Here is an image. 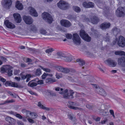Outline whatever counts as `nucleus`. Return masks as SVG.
Returning <instances> with one entry per match:
<instances>
[{
    "instance_id": "7",
    "label": "nucleus",
    "mask_w": 125,
    "mask_h": 125,
    "mask_svg": "<svg viewBox=\"0 0 125 125\" xmlns=\"http://www.w3.org/2000/svg\"><path fill=\"white\" fill-rule=\"evenodd\" d=\"M125 7H119L116 11V15L119 17L124 16L125 15Z\"/></svg>"
},
{
    "instance_id": "9",
    "label": "nucleus",
    "mask_w": 125,
    "mask_h": 125,
    "mask_svg": "<svg viewBox=\"0 0 125 125\" xmlns=\"http://www.w3.org/2000/svg\"><path fill=\"white\" fill-rule=\"evenodd\" d=\"M5 85L6 86H9L17 88H23V86L20 84H18V83L14 82L9 81H6L5 83Z\"/></svg>"
},
{
    "instance_id": "1",
    "label": "nucleus",
    "mask_w": 125,
    "mask_h": 125,
    "mask_svg": "<svg viewBox=\"0 0 125 125\" xmlns=\"http://www.w3.org/2000/svg\"><path fill=\"white\" fill-rule=\"evenodd\" d=\"M117 42V44L119 46L123 47L125 46V39L122 36H120L118 40L116 39L114 41L113 43L115 44Z\"/></svg>"
},
{
    "instance_id": "35",
    "label": "nucleus",
    "mask_w": 125,
    "mask_h": 125,
    "mask_svg": "<svg viewBox=\"0 0 125 125\" xmlns=\"http://www.w3.org/2000/svg\"><path fill=\"white\" fill-rule=\"evenodd\" d=\"M73 10L77 12H79L81 11V9L80 8L75 6L73 7Z\"/></svg>"
},
{
    "instance_id": "39",
    "label": "nucleus",
    "mask_w": 125,
    "mask_h": 125,
    "mask_svg": "<svg viewBox=\"0 0 125 125\" xmlns=\"http://www.w3.org/2000/svg\"><path fill=\"white\" fill-rule=\"evenodd\" d=\"M78 103L80 104L85 102L86 101L83 98H81L78 100Z\"/></svg>"
},
{
    "instance_id": "56",
    "label": "nucleus",
    "mask_w": 125,
    "mask_h": 125,
    "mask_svg": "<svg viewBox=\"0 0 125 125\" xmlns=\"http://www.w3.org/2000/svg\"><path fill=\"white\" fill-rule=\"evenodd\" d=\"M86 107L88 109H91L93 107V106L92 105L87 104L86 105Z\"/></svg>"
},
{
    "instance_id": "24",
    "label": "nucleus",
    "mask_w": 125,
    "mask_h": 125,
    "mask_svg": "<svg viewBox=\"0 0 125 125\" xmlns=\"http://www.w3.org/2000/svg\"><path fill=\"white\" fill-rule=\"evenodd\" d=\"M12 67L10 65H7L1 68V71L2 72H7L10 69H12Z\"/></svg>"
},
{
    "instance_id": "28",
    "label": "nucleus",
    "mask_w": 125,
    "mask_h": 125,
    "mask_svg": "<svg viewBox=\"0 0 125 125\" xmlns=\"http://www.w3.org/2000/svg\"><path fill=\"white\" fill-rule=\"evenodd\" d=\"M112 31L114 34L116 36L119 33L120 30L119 29L115 27L113 29Z\"/></svg>"
},
{
    "instance_id": "4",
    "label": "nucleus",
    "mask_w": 125,
    "mask_h": 125,
    "mask_svg": "<svg viewBox=\"0 0 125 125\" xmlns=\"http://www.w3.org/2000/svg\"><path fill=\"white\" fill-rule=\"evenodd\" d=\"M58 7L60 9L62 10H66L69 7V4L68 3L63 0H60L57 3Z\"/></svg>"
},
{
    "instance_id": "26",
    "label": "nucleus",
    "mask_w": 125,
    "mask_h": 125,
    "mask_svg": "<svg viewBox=\"0 0 125 125\" xmlns=\"http://www.w3.org/2000/svg\"><path fill=\"white\" fill-rule=\"evenodd\" d=\"M91 21L93 24H96L99 21V20L97 17L94 16L91 18Z\"/></svg>"
},
{
    "instance_id": "8",
    "label": "nucleus",
    "mask_w": 125,
    "mask_h": 125,
    "mask_svg": "<svg viewBox=\"0 0 125 125\" xmlns=\"http://www.w3.org/2000/svg\"><path fill=\"white\" fill-rule=\"evenodd\" d=\"M56 69L58 71L65 74L70 72L71 69L70 68H64L61 66H57L56 67Z\"/></svg>"
},
{
    "instance_id": "60",
    "label": "nucleus",
    "mask_w": 125,
    "mask_h": 125,
    "mask_svg": "<svg viewBox=\"0 0 125 125\" xmlns=\"http://www.w3.org/2000/svg\"><path fill=\"white\" fill-rule=\"evenodd\" d=\"M31 112H30L29 111L27 110L26 112V113H25L26 114V116L28 117H29L28 114H29L31 115Z\"/></svg>"
},
{
    "instance_id": "5",
    "label": "nucleus",
    "mask_w": 125,
    "mask_h": 125,
    "mask_svg": "<svg viewBox=\"0 0 125 125\" xmlns=\"http://www.w3.org/2000/svg\"><path fill=\"white\" fill-rule=\"evenodd\" d=\"M42 16L43 19L49 23H51L53 21V19L52 17L48 12H44L42 13Z\"/></svg>"
},
{
    "instance_id": "6",
    "label": "nucleus",
    "mask_w": 125,
    "mask_h": 125,
    "mask_svg": "<svg viewBox=\"0 0 125 125\" xmlns=\"http://www.w3.org/2000/svg\"><path fill=\"white\" fill-rule=\"evenodd\" d=\"M80 35L84 40L88 42H89L91 40V38L83 30H81L80 32Z\"/></svg>"
},
{
    "instance_id": "36",
    "label": "nucleus",
    "mask_w": 125,
    "mask_h": 125,
    "mask_svg": "<svg viewBox=\"0 0 125 125\" xmlns=\"http://www.w3.org/2000/svg\"><path fill=\"white\" fill-rule=\"evenodd\" d=\"M67 79L68 80L72 82H74L75 81V77L73 75L71 76H68L67 77Z\"/></svg>"
},
{
    "instance_id": "57",
    "label": "nucleus",
    "mask_w": 125,
    "mask_h": 125,
    "mask_svg": "<svg viewBox=\"0 0 125 125\" xmlns=\"http://www.w3.org/2000/svg\"><path fill=\"white\" fill-rule=\"evenodd\" d=\"M49 93H50V94L52 96H56V94L52 91H51L49 92Z\"/></svg>"
},
{
    "instance_id": "27",
    "label": "nucleus",
    "mask_w": 125,
    "mask_h": 125,
    "mask_svg": "<svg viewBox=\"0 0 125 125\" xmlns=\"http://www.w3.org/2000/svg\"><path fill=\"white\" fill-rule=\"evenodd\" d=\"M16 7L18 10H21L23 8V5L22 4L20 3V1L17 0L16 3Z\"/></svg>"
},
{
    "instance_id": "29",
    "label": "nucleus",
    "mask_w": 125,
    "mask_h": 125,
    "mask_svg": "<svg viewBox=\"0 0 125 125\" xmlns=\"http://www.w3.org/2000/svg\"><path fill=\"white\" fill-rule=\"evenodd\" d=\"M37 85V83L33 82V80L30 81L28 84V85L29 86L32 87L36 86Z\"/></svg>"
},
{
    "instance_id": "37",
    "label": "nucleus",
    "mask_w": 125,
    "mask_h": 125,
    "mask_svg": "<svg viewBox=\"0 0 125 125\" xmlns=\"http://www.w3.org/2000/svg\"><path fill=\"white\" fill-rule=\"evenodd\" d=\"M68 116V118L73 121H74L76 120L75 118L73 115L69 114Z\"/></svg>"
},
{
    "instance_id": "18",
    "label": "nucleus",
    "mask_w": 125,
    "mask_h": 125,
    "mask_svg": "<svg viewBox=\"0 0 125 125\" xmlns=\"http://www.w3.org/2000/svg\"><path fill=\"white\" fill-rule=\"evenodd\" d=\"M83 5L84 7L87 8H93L94 6V3L91 2H84L83 3Z\"/></svg>"
},
{
    "instance_id": "32",
    "label": "nucleus",
    "mask_w": 125,
    "mask_h": 125,
    "mask_svg": "<svg viewBox=\"0 0 125 125\" xmlns=\"http://www.w3.org/2000/svg\"><path fill=\"white\" fill-rule=\"evenodd\" d=\"M76 61L79 63L80 65L82 66L83 65L85 64L84 61L82 59H78L76 60Z\"/></svg>"
},
{
    "instance_id": "40",
    "label": "nucleus",
    "mask_w": 125,
    "mask_h": 125,
    "mask_svg": "<svg viewBox=\"0 0 125 125\" xmlns=\"http://www.w3.org/2000/svg\"><path fill=\"white\" fill-rule=\"evenodd\" d=\"M30 77L31 75L29 74H27L26 75H22L21 76V78L22 79L24 80L28 77Z\"/></svg>"
},
{
    "instance_id": "59",
    "label": "nucleus",
    "mask_w": 125,
    "mask_h": 125,
    "mask_svg": "<svg viewBox=\"0 0 125 125\" xmlns=\"http://www.w3.org/2000/svg\"><path fill=\"white\" fill-rule=\"evenodd\" d=\"M37 84H43V81L42 80H38L37 82Z\"/></svg>"
},
{
    "instance_id": "62",
    "label": "nucleus",
    "mask_w": 125,
    "mask_h": 125,
    "mask_svg": "<svg viewBox=\"0 0 125 125\" xmlns=\"http://www.w3.org/2000/svg\"><path fill=\"white\" fill-rule=\"evenodd\" d=\"M0 80L2 82H4L6 81V80L0 76Z\"/></svg>"
},
{
    "instance_id": "10",
    "label": "nucleus",
    "mask_w": 125,
    "mask_h": 125,
    "mask_svg": "<svg viewBox=\"0 0 125 125\" xmlns=\"http://www.w3.org/2000/svg\"><path fill=\"white\" fill-rule=\"evenodd\" d=\"M73 42L76 44L79 45L81 43L80 38L77 33L73 34Z\"/></svg>"
},
{
    "instance_id": "31",
    "label": "nucleus",
    "mask_w": 125,
    "mask_h": 125,
    "mask_svg": "<svg viewBox=\"0 0 125 125\" xmlns=\"http://www.w3.org/2000/svg\"><path fill=\"white\" fill-rule=\"evenodd\" d=\"M38 106L40 107L41 108L44 110H46L47 111H49L50 110V108H49L46 107L44 106L43 105H42L41 102H38Z\"/></svg>"
},
{
    "instance_id": "50",
    "label": "nucleus",
    "mask_w": 125,
    "mask_h": 125,
    "mask_svg": "<svg viewBox=\"0 0 125 125\" xmlns=\"http://www.w3.org/2000/svg\"><path fill=\"white\" fill-rule=\"evenodd\" d=\"M109 112L111 115L113 116L114 118H115V116L113 110H109Z\"/></svg>"
},
{
    "instance_id": "16",
    "label": "nucleus",
    "mask_w": 125,
    "mask_h": 125,
    "mask_svg": "<svg viewBox=\"0 0 125 125\" xmlns=\"http://www.w3.org/2000/svg\"><path fill=\"white\" fill-rule=\"evenodd\" d=\"M30 13L32 16L35 17H37L38 14L34 9L32 7H29L28 9Z\"/></svg>"
},
{
    "instance_id": "52",
    "label": "nucleus",
    "mask_w": 125,
    "mask_h": 125,
    "mask_svg": "<svg viewBox=\"0 0 125 125\" xmlns=\"http://www.w3.org/2000/svg\"><path fill=\"white\" fill-rule=\"evenodd\" d=\"M48 75V74L44 73L42 76V79H44L47 77Z\"/></svg>"
},
{
    "instance_id": "41",
    "label": "nucleus",
    "mask_w": 125,
    "mask_h": 125,
    "mask_svg": "<svg viewBox=\"0 0 125 125\" xmlns=\"http://www.w3.org/2000/svg\"><path fill=\"white\" fill-rule=\"evenodd\" d=\"M36 75H39L41 73V72L40 69H37L36 72Z\"/></svg>"
},
{
    "instance_id": "43",
    "label": "nucleus",
    "mask_w": 125,
    "mask_h": 125,
    "mask_svg": "<svg viewBox=\"0 0 125 125\" xmlns=\"http://www.w3.org/2000/svg\"><path fill=\"white\" fill-rule=\"evenodd\" d=\"M31 116L32 118L33 119H35L37 118L38 115H37L35 113H31Z\"/></svg>"
},
{
    "instance_id": "19",
    "label": "nucleus",
    "mask_w": 125,
    "mask_h": 125,
    "mask_svg": "<svg viewBox=\"0 0 125 125\" xmlns=\"http://www.w3.org/2000/svg\"><path fill=\"white\" fill-rule=\"evenodd\" d=\"M13 16L14 18L15 21L17 23H20L21 21V18L20 15L17 13L14 14Z\"/></svg>"
},
{
    "instance_id": "12",
    "label": "nucleus",
    "mask_w": 125,
    "mask_h": 125,
    "mask_svg": "<svg viewBox=\"0 0 125 125\" xmlns=\"http://www.w3.org/2000/svg\"><path fill=\"white\" fill-rule=\"evenodd\" d=\"M117 62L118 64L122 67H125V57L122 56L119 57Z\"/></svg>"
},
{
    "instance_id": "3",
    "label": "nucleus",
    "mask_w": 125,
    "mask_h": 125,
    "mask_svg": "<svg viewBox=\"0 0 125 125\" xmlns=\"http://www.w3.org/2000/svg\"><path fill=\"white\" fill-rule=\"evenodd\" d=\"M57 55L59 56V58H60L61 59L63 60L66 62H70L72 59L71 57L70 56H67L64 54L62 52H58L57 53Z\"/></svg>"
},
{
    "instance_id": "58",
    "label": "nucleus",
    "mask_w": 125,
    "mask_h": 125,
    "mask_svg": "<svg viewBox=\"0 0 125 125\" xmlns=\"http://www.w3.org/2000/svg\"><path fill=\"white\" fill-rule=\"evenodd\" d=\"M8 93L10 95H11L12 96H13V97H14L15 98H16V95H13L11 92H9V91L8 92Z\"/></svg>"
},
{
    "instance_id": "47",
    "label": "nucleus",
    "mask_w": 125,
    "mask_h": 125,
    "mask_svg": "<svg viewBox=\"0 0 125 125\" xmlns=\"http://www.w3.org/2000/svg\"><path fill=\"white\" fill-rule=\"evenodd\" d=\"M53 51V49L52 48H49L47 49L45 51L46 53H50L52 52Z\"/></svg>"
},
{
    "instance_id": "15",
    "label": "nucleus",
    "mask_w": 125,
    "mask_h": 125,
    "mask_svg": "<svg viewBox=\"0 0 125 125\" xmlns=\"http://www.w3.org/2000/svg\"><path fill=\"white\" fill-rule=\"evenodd\" d=\"M23 19L25 23L27 24H31L33 22V20L32 18L30 16H24L23 17Z\"/></svg>"
},
{
    "instance_id": "25",
    "label": "nucleus",
    "mask_w": 125,
    "mask_h": 125,
    "mask_svg": "<svg viewBox=\"0 0 125 125\" xmlns=\"http://www.w3.org/2000/svg\"><path fill=\"white\" fill-rule=\"evenodd\" d=\"M110 25V23H104L101 24L100 26V28L103 30H105L109 28Z\"/></svg>"
},
{
    "instance_id": "46",
    "label": "nucleus",
    "mask_w": 125,
    "mask_h": 125,
    "mask_svg": "<svg viewBox=\"0 0 125 125\" xmlns=\"http://www.w3.org/2000/svg\"><path fill=\"white\" fill-rule=\"evenodd\" d=\"M86 117V116L84 115H81L80 117L81 119L82 120H83L84 122L85 121Z\"/></svg>"
},
{
    "instance_id": "14",
    "label": "nucleus",
    "mask_w": 125,
    "mask_h": 125,
    "mask_svg": "<svg viewBox=\"0 0 125 125\" xmlns=\"http://www.w3.org/2000/svg\"><path fill=\"white\" fill-rule=\"evenodd\" d=\"M61 25L65 27H68L71 25L70 22L66 20H62L60 21Z\"/></svg>"
},
{
    "instance_id": "11",
    "label": "nucleus",
    "mask_w": 125,
    "mask_h": 125,
    "mask_svg": "<svg viewBox=\"0 0 125 125\" xmlns=\"http://www.w3.org/2000/svg\"><path fill=\"white\" fill-rule=\"evenodd\" d=\"M104 62L106 65L112 67H115L117 63L113 60L109 58L106 60Z\"/></svg>"
},
{
    "instance_id": "33",
    "label": "nucleus",
    "mask_w": 125,
    "mask_h": 125,
    "mask_svg": "<svg viewBox=\"0 0 125 125\" xmlns=\"http://www.w3.org/2000/svg\"><path fill=\"white\" fill-rule=\"evenodd\" d=\"M56 80L52 78H47L46 80V83H51L56 82Z\"/></svg>"
},
{
    "instance_id": "2",
    "label": "nucleus",
    "mask_w": 125,
    "mask_h": 125,
    "mask_svg": "<svg viewBox=\"0 0 125 125\" xmlns=\"http://www.w3.org/2000/svg\"><path fill=\"white\" fill-rule=\"evenodd\" d=\"M68 91V90L66 89L64 91L59 92V93L60 94H63V97L65 98L69 99L70 98H73V95L74 93V92L73 91L71 90L68 93H67Z\"/></svg>"
},
{
    "instance_id": "42",
    "label": "nucleus",
    "mask_w": 125,
    "mask_h": 125,
    "mask_svg": "<svg viewBox=\"0 0 125 125\" xmlns=\"http://www.w3.org/2000/svg\"><path fill=\"white\" fill-rule=\"evenodd\" d=\"M68 107L69 108L72 109H73L76 110L77 109H79L80 108L77 107H75L71 105H70L68 106Z\"/></svg>"
},
{
    "instance_id": "44",
    "label": "nucleus",
    "mask_w": 125,
    "mask_h": 125,
    "mask_svg": "<svg viewBox=\"0 0 125 125\" xmlns=\"http://www.w3.org/2000/svg\"><path fill=\"white\" fill-rule=\"evenodd\" d=\"M104 12L103 13V14L105 16H106L107 14L108 13L109 10H107L106 8H104Z\"/></svg>"
},
{
    "instance_id": "53",
    "label": "nucleus",
    "mask_w": 125,
    "mask_h": 125,
    "mask_svg": "<svg viewBox=\"0 0 125 125\" xmlns=\"http://www.w3.org/2000/svg\"><path fill=\"white\" fill-rule=\"evenodd\" d=\"M15 116L17 117H18L20 119H22V116H21L20 114H19L16 113Z\"/></svg>"
},
{
    "instance_id": "54",
    "label": "nucleus",
    "mask_w": 125,
    "mask_h": 125,
    "mask_svg": "<svg viewBox=\"0 0 125 125\" xmlns=\"http://www.w3.org/2000/svg\"><path fill=\"white\" fill-rule=\"evenodd\" d=\"M20 73L19 70H15L14 72V75H16Z\"/></svg>"
},
{
    "instance_id": "21",
    "label": "nucleus",
    "mask_w": 125,
    "mask_h": 125,
    "mask_svg": "<svg viewBox=\"0 0 125 125\" xmlns=\"http://www.w3.org/2000/svg\"><path fill=\"white\" fill-rule=\"evenodd\" d=\"M97 91L96 92L101 96L104 97H105L107 95V93L105 90L102 88H100L98 90H97Z\"/></svg>"
},
{
    "instance_id": "34",
    "label": "nucleus",
    "mask_w": 125,
    "mask_h": 125,
    "mask_svg": "<svg viewBox=\"0 0 125 125\" xmlns=\"http://www.w3.org/2000/svg\"><path fill=\"white\" fill-rule=\"evenodd\" d=\"M15 102V101L13 99L11 100H7L5 101L3 103L0 104V105H3L8 103H11Z\"/></svg>"
},
{
    "instance_id": "61",
    "label": "nucleus",
    "mask_w": 125,
    "mask_h": 125,
    "mask_svg": "<svg viewBox=\"0 0 125 125\" xmlns=\"http://www.w3.org/2000/svg\"><path fill=\"white\" fill-rule=\"evenodd\" d=\"M29 92L31 94H32V95H34L36 96L37 95V94L36 93L34 92H32V91H29Z\"/></svg>"
},
{
    "instance_id": "30",
    "label": "nucleus",
    "mask_w": 125,
    "mask_h": 125,
    "mask_svg": "<svg viewBox=\"0 0 125 125\" xmlns=\"http://www.w3.org/2000/svg\"><path fill=\"white\" fill-rule=\"evenodd\" d=\"M115 54L116 55L124 56H125V52L123 51H115Z\"/></svg>"
},
{
    "instance_id": "23",
    "label": "nucleus",
    "mask_w": 125,
    "mask_h": 125,
    "mask_svg": "<svg viewBox=\"0 0 125 125\" xmlns=\"http://www.w3.org/2000/svg\"><path fill=\"white\" fill-rule=\"evenodd\" d=\"M6 120L11 125H14L16 123V121L13 118L9 116H7L5 118Z\"/></svg>"
},
{
    "instance_id": "20",
    "label": "nucleus",
    "mask_w": 125,
    "mask_h": 125,
    "mask_svg": "<svg viewBox=\"0 0 125 125\" xmlns=\"http://www.w3.org/2000/svg\"><path fill=\"white\" fill-rule=\"evenodd\" d=\"M4 24L8 28L10 29H13L15 27V25L12 23L9 22L8 20H6L5 21Z\"/></svg>"
},
{
    "instance_id": "48",
    "label": "nucleus",
    "mask_w": 125,
    "mask_h": 125,
    "mask_svg": "<svg viewBox=\"0 0 125 125\" xmlns=\"http://www.w3.org/2000/svg\"><path fill=\"white\" fill-rule=\"evenodd\" d=\"M66 38L68 39H71L72 37V35L70 34H68L66 35Z\"/></svg>"
},
{
    "instance_id": "13",
    "label": "nucleus",
    "mask_w": 125,
    "mask_h": 125,
    "mask_svg": "<svg viewBox=\"0 0 125 125\" xmlns=\"http://www.w3.org/2000/svg\"><path fill=\"white\" fill-rule=\"evenodd\" d=\"M12 3L11 0H4L2 2V5L3 7L9 9Z\"/></svg>"
},
{
    "instance_id": "17",
    "label": "nucleus",
    "mask_w": 125,
    "mask_h": 125,
    "mask_svg": "<svg viewBox=\"0 0 125 125\" xmlns=\"http://www.w3.org/2000/svg\"><path fill=\"white\" fill-rule=\"evenodd\" d=\"M27 29L30 32H35L37 31V29L35 26L33 24L28 26Z\"/></svg>"
},
{
    "instance_id": "64",
    "label": "nucleus",
    "mask_w": 125,
    "mask_h": 125,
    "mask_svg": "<svg viewBox=\"0 0 125 125\" xmlns=\"http://www.w3.org/2000/svg\"><path fill=\"white\" fill-rule=\"evenodd\" d=\"M21 66L22 67H25L26 66V65L24 63H22L21 64Z\"/></svg>"
},
{
    "instance_id": "22",
    "label": "nucleus",
    "mask_w": 125,
    "mask_h": 125,
    "mask_svg": "<svg viewBox=\"0 0 125 125\" xmlns=\"http://www.w3.org/2000/svg\"><path fill=\"white\" fill-rule=\"evenodd\" d=\"M40 33L43 35H51L50 31L48 29L45 30L43 29H41L40 30Z\"/></svg>"
},
{
    "instance_id": "63",
    "label": "nucleus",
    "mask_w": 125,
    "mask_h": 125,
    "mask_svg": "<svg viewBox=\"0 0 125 125\" xmlns=\"http://www.w3.org/2000/svg\"><path fill=\"white\" fill-rule=\"evenodd\" d=\"M0 58L4 62H6L7 60L6 58L3 56H1Z\"/></svg>"
},
{
    "instance_id": "55",
    "label": "nucleus",
    "mask_w": 125,
    "mask_h": 125,
    "mask_svg": "<svg viewBox=\"0 0 125 125\" xmlns=\"http://www.w3.org/2000/svg\"><path fill=\"white\" fill-rule=\"evenodd\" d=\"M27 120L29 122L31 123H33L35 122L34 120L30 118H28Z\"/></svg>"
},
{
    "instance_id": "51",
    "label": "nucleus",
    "mask_w": 125,
    "mask_h": 125,
    "mask_svg": "<svg viewBox=\"0 0 125 125\" xmlns=\"http://www.w3.org/2000/svg\"><path fill=\"white\" fill-rule=\"evenodd\" d=\"M71 104L74 106H79L80 105V104L76 102H72L71 103Z\"/></svg>"
},
{
    "instance_id": "49",
    "label": "nucleus",
    "mask_w": 125,
    "mask_h": 125,
    "mask_svg": "<svg viewBox=\"0 0 125 125\" xmlns=\"http://www.w3.org/2000/svg\"><path fill=\"white\" fill-rule=\"evenodd\" d=\"M11 69H10L7 71V73H8V75L9 76H11L12 75V71L11 70Z\"/></svg>"
},
{
    "instance_id": "38",
    "label": "nucleus",
    "mask_w": 125,
    "mask_h": 125,
    "mask_svg": "<svg viewBox=\"0 0 125 125\" xmlns=\"http://www.w3.org/2000/svg\"><path fill=\"white\" fill-rule=\"evenodd\" d=\"M91 84L93 86L94 88H95V91L97 92V90H98L101 87H100L97 84Z\"/></svg>"
},
{
    "instance_id": "45",
    "label": "nucleus",
    "mask_w": 125,
    "mask_h": 125,
    "mask_svg": "<svg viewBox=\"0 0 125 125\" xmlns=\"http://www.w3.org/2000/svg\"><path fill=\"white\" fill-rule=\"evenodd\" d=\"M40 67L42 68V69L44 71L48 72H50L51 71V70L50 69L47 68H44L42 67V66H40Z\"/></svg>"
}]
</instances>
